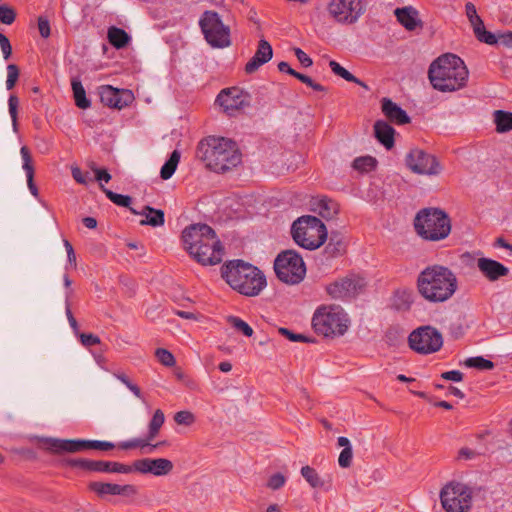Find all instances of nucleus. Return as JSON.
Wrapping results in <instances>:
<instances>
[{"mask_svg":"<svg viewBox=\"0 0 512 512\" xmlns=\"http://www.w3.org/2000/svg\"><path fill=\"white\" fill-rule=\"evenodd\" d=\"M185 250L202 265H216L222 261L223 247L215 231L207 224H193L182 232Z\"/></svg>","mask_w":512,"mask_h":512,"instance_id":"f257e3e1","label":"nucleus"},{"mask_svg":"<svg viewBox=\"0 0 512 512\" xmlns=\"http://www.w3.org/2000/svg\"><path fill=\"white\" fill-rule=\"evenodd\" d=\"M196 153L206 167L216 173L234 169L242 159L236 142L224 137L209 136L201 140Z\"/></svg>","mask_w":512,"mask_h":512,"instance_id":"f03ea898","label":"nucleus"},{"mask_svg":"<svg viewBox=\"0 0 512 512\" xmlns=\"http://www.w3.org/2000/svg\"><path fill=\"white\" fill-rule=\"evenodd\" d=\"M418 293L430 303H442L456 292L458 281L455 273L446 266L432 265L422 270L416 281Z\"/></svg>","mask_w":512,"mask_h":512,"instance_id":"7ed1b4c3","label":"nucleus"},{"mask_svg":"<svg viewBox=\"0 0 512 512\" xmlns=\"http://www.w3.org/2000/svg\"><path fill=\"white\" fill-rule=\"evenodd\" d=\"M428 76L435 89L441 92H453L466 85L469 72L459 56L449 53L432 62Z\"/></svg>","mask_w":512,"mask_h":512,"instance_id":"20e7f679","label":"nucleus"},{"mask_svg":"<svg viewBox=\"0 0 512 512\" xmlns=\"http://www.w3.org/2000/svg\"><path fill=\"white\" fill-rule=\"evenodd\" d=\"M221 275L232 289L249 297L259 295L267 284L265 275L243 260H232L224 264Z\"/></svg>","mask_w":512,"mask_h":512,"instance_id":"39448f33","label":"nucleus"},{"mask_svg":"<svg viewBox=\"0 0 512 512\" xmlns=\"http://www.w3.org/2000/svg\"><path fill=\"white\" fill-rule=\"evenodd\" d=\"M414 227L423 239L439 241L449 235L451 221L448 214L439 208H424L416 214Z\"/></svg>","mask_w":512,"mask_h":512,"instance_id":"423d86ee","label":"nucleus"},{"mask_svg":"<svg viewBox=\"0 0 512 512\" xmlns=\"http://www.w3.org/2000/svg\"><path fill=\"white\" fill-rule=\"evenodd\" d=\"M350 320L343 308L337 305L319 307L312 318V326L317 334L325 337L342 336L348 330Z\"/></svg>","mask_w":512,"mask_h":512,"instance_id":"0eeeda50","label":"nucleus"},{"mask_svg":"<svg viewBox=\"0 0 512 512\" xmlns=\"http://www.w3.org/2000/svg\"><path fill=\"white\" fill-rule=\"evenodd\" d=\"M294 241L302 248L315 250L327 239V229L324 223L315 216H302L292 225Z\"/></svg>","mask_w":512,"mask_h":512,"instance_id":"6e6552de","label":"nucleus"},{"mask_svg":"<svg viewBox=\"0 0 512 512\" xmlns=\"http://www.w3.org/2000/svg\"><path fill=\"white\" fill-rule=\"evenodd\" d=\"M278 279L286 284H299L306 275L303 258L294 250L281 252L274 261Z\"/></svg>","mask_w":512,"mask_h":512,"instance_id":"1a4fd4ad","label":"nucleus"},{"mask_svg":"<svg viewBox=\"0 0 512 512\" xmlns=\"http://www.w3.org/2000/svg\"><path fill=\"white\" fill-rule=\"evenodd\" d=\"M472 489L464 483L450 482L440 493V500L447 512H467L472 506Z\"/></svg>","mask_w":512,"mask_h":512,"instance_id":"9d476101","label":"nucleus"},{"mask_svg":"<svg viewBox=\"0 0 512 512\" xmlns=\"http://www.w3.org/2000/svg\"><path fill=\"white\" fill-rule=\"evenodd\" d=\"M206 41L214 48L230 46V29L224 25L218 13L205 11L199 21Z\"/></svg>","mask_w":512,"mask_h":512,"instance_id":"9b49d317","label":"nucleus"},{"mask_svg":"<svg viewBox=\"0 0 512 512\" xmlns=\"http://www.w3.org/2000/svg\"><path fill=\"white\" fill-rule=\"evenodd\" d=\"M327 13L340 25H353L365 13L364 0H328Z\"/></svg>","mask_w":512,"mask_h":512,"instance_id":"f8f14e48","label":"nucleus"},{"mask_svg":"<svg viewBox=\"0 0 512 512\" xmlns=\"http://www.w3.org/2000/svg\"><path fill=\"white\" fill-rule=\"evenodd\" d=\"M409 347L418 354L435 353L443 346L442 334L434 327L425 325L413 330L408 337Z\"/></svg>","mask_w":512,"mask_h":512,"instance_id":"ddd939ff","label":"nucleus"},{"mask_svg":"<svg viewBox=\"0 0 512 512\" xmlns=\"http://www.w3.org/2000/svg\"><path fill=\"white\" fill-rule=\"evenodd\" d=\"M405 161L409 169L416 174L437 175L441 171L436 157L418 148L412 149Z\"/></svg>","mask_w":512,"mask_h":512,"instance_id":"4468645a","label":"nucleus"},{"mask_svg":"<svg viewBox=\"0 0 512 512\" xmlns=\"http://www.w3.org/2000/svg\"><path fill=\"white\" fill-rule=\"evenodd\" d=\"M62 463L64 465L77 467L89 472L128 474L132 471L131 466L111 461L89 459H64Z\"/></svg>","mask_w":512,"mask_h":512,"instance_id":"2eb2a0df","label":"nucleus"},{"mask_svg":"<svg viewBox=\"0 0 512 512\" xmlns=\"http://www.w3.org/2000/svg\"><path fill=\"white\" fill-rule=\"evenodd\" d=\"M364 280L360 277H345L326 287V291L333 299L348 300L358 295L364 288Z\"/></svg>","mask_w":512,"mask_h":512,"instance_id":"dca6fc26","label":"nucleus"},{"mask_svg":"<svg viewBox=\"0 0 512 512\" xmlns=\"http://www.w3.org/2000/svg\"><path fill=\"white\" fill-rule=\"evenodd\" d=\"M42 447L54 454L61 453H76L89 449V440L75 439H58V438H44L42 440Z\"/></svg>","mask_w":512,"mask_h":512,"instance_id":"f3484780","label":"nucleus"},{"mask_svg":"<svg viewBox=\"0 0 512 512\" xmlns=\"http://www.w3.org/2000/svg\"><path fill=\"white\" fill-rule=\"evenodd\" d=\"M172 461L165 458H143L133 463L132 469L142 474H152L154 476L168 475L173 470Z\"/></svg>","mask_w":512,"mask_h":512,"instance_id":"a211bd4d","label":"nucleus"},{"mask_svg":"<svg viewBox=\"0 0 512 512\" xmlns=\"http://www.w3.org/2000/svg\"><path fill=\"white\" fill-rule=\"evenodd\" d=\"M88 488L90 491L96 493L99 497H105L107 495H119L126 498H131L138 493L136 486L132 484L119 485L115 483L93 481L88 484Z\"/></svg>","mask_w":512,"mask_h":512,"instance_id":"6ab92c4d","label":"nucleus"},{"mask_svg":"<svg viewBox=\"0 0 512 512\" xmlns=\"http://www.w3.org/2000/svg\"><path fill=\"white\" fill-rule=\"evenodd\" d=\"M216 102L229 115H232L245 105L242 91L237 87L223 89L217 96Z\"/></svg>","mask_w":512,"mask_h":512,"instance_id":"aec40b11","label":"nucleus"},{"mask_svg":"<svg viewBox=\"0 0 512 512\" xmlns=\"http://www.w3.org/2000/svg\"><path fill=\"white\" fill-rule=\"evenodd\" d=\"M99 96L105 106L116 109H122L127 106L131 98L124 90L121 91L110 85L101 86L99 88Z\"/></svg>","mask_w":512,"mask_h":512,"instance_id":"412c9836","label":"nucleus"},{"mask_svg":"<svg viewBox=\"0 0 512 512\" xmlns=\"http://www.w3.org/2000/svg\"><path fill=\"white\" fill-rule=\"evenodd\" d=\"M272 56L273 50L271 45L265 39H261L258 42L255 54L245 65V72L247 74L256 72L262 65L269 62Z\"/></svg>","mask_w":512,"mask_h":512,"instance_id":"4be33fe9","label":"nucleus"},{"mask_svg":"<svg viewBox=\"0 0 512 512\" xmlns=\"http://www.w3.org/2000/svg\"><path fill=\"white\" fill-rule=\"evenodd\" d=\"M477 267L479 271L491 282L497 281L501 277L507 276L509 273V269L502 263L485 257L477 260Z\"/></svg>","mask_w":512,"mask_h":512,"instance_id":"5701e85b","label":"nucleus"},{"mask_svg":"<svg viewBox=\"0 0 512 512\" xmlns=\"http://www.w3.org/2000/svg\"><path fill=\"white\" fill-rule=\"evenodd\" d=\"M394 14L397 21L408 31H413L422 26L418 11L412 6L396 8Z\"/></svg>","mask_w":512,"mask_h":512,"instance_id":"b1692460","label":"nucleus"},{"mask_svg":"<svg viewBox=\"0 0 512 512\" xmlns=\"http://www.w3.org/2000/svg\"><path fill=\"white\" fill-rule=\"evenodd\" d=\"M382 112L392 122L396 124H406L410 122V118L400 106L389 98L382 99Z\"/></svg>","mask_w":512,"mask_h":512,"instance_id":"393cba45","label":"nucleus"},{"mask_svg":"<svg viewBox=\"0 0 512 512\" xmlns=\"http://www.w3.org/2000/svg\"><path fill=\"white\" fill-rule=\"evenodd\" d=\"M130 211L132 214L142 215L145 217L140 221V225H149L152 227H159L164 225V212L160 209H155L146 205L143 207L142 211H137L134 208H130Z\"/></svg>","mask_w":512,"mask_h":512,"instance_id":"a878e982","label":"nucleus"},{"mask_svg":"<svg viewBox=\"0 0 512 512\" xmlns=\"http://www.w3.org/2000/svg\"><path fill=\"white\" fill-rule=\"evenodd\" d=\"M20 154L22 158V168L26 173L27 177V185L31 192V194L35 197L38 196V188L34 183V166H33V158L31 152L27 146H22L20 149Z\"/></svg>","mask_w":512,"mask_h":512,"instance_id":"bb28decb","label":"nucleus"},{"mask_svg":"<svg viewBox=\"0 0 512 512\" xmlns=\"http://www.w3.org/2000/svg\"><path fill=\"white\" fill-rule=\"evenodd\" d=\"M346 252V242L344 237L339 233H332L329 241L323 250L326 260L342 256Z\"/></svg>","mask_w":512,"mask_h":512,"instance_id":"cd10ccee","label":"nucleus"},{"mask_svg":"<svg viewBox=\"0 0 512 512\" xmlns=\"http://www.w3.org/2000/svg\"><path fill=\"white\" fill-rule=\"evenodd\" d=\"M376 139L388 150L394 146L395 130L387 122L378 120L374 124Z\"/></svg>","mask_w":512,"mask_h":512,"instance_id":"c85d7f7f","label":"nucleus"},{"mask_svg":"<svg viewBox=\"0 0 512 512\" xmlns=\"http://www.w3.org/2000/svg\"><path fill=\"white\" fill-rule=\"evenodd\" d=\"M107 38L109 43L116 49L126 47L131 41L130 35L123 29L116 26H111L107 31Z\"/></svg>","mask_w":512,"mask_h":512,"instance_id":"c756f323","label":"nucleus"},{"mask_svg":"<svg viewBox=\"0 0 512 512\" xmlns=\"http://www.w3.org/2000/svg\"><path fill=\"white\" fill-rule=\"evenodd\" d=\"M315 211L322 218L333 219L339 213V204L330 198H321L315 203Z\"/></svg>","mask_w":512,"mask_h":512,"instance_id":"7c9ffc66","label":"nucleus"},{"mask_svg":"<svg viewBox=\"0 0 512 512\" xmlns=\"http://www.w3.org/2000/svg\"><path fill=\"white\" fill-rule=\"evenodd\" d=\"M493 115L496 131L498 133H505L512 130V112L496 110Z\"/></svg>","mask_w":512,"mask_h":512,"instance_id":"2f4dec72","label":"nucleus"},{"mask_svg":"<svg viewBox=\"0 0 512 512\" xmlns=\"http://www.w3.org/2000/svg\"><path fill=\"white\" fill-rule=\"evenodd\" d=\"M75 104L81 109H87L91 103L86 97L85 89L80 80L73 78L71 81Z\"/></svg>","mask_w":512,"mask_h":512,"instance_id":"473e14b6","label":"nucleus"},{"mask_svg":"<svg viewBox=\"0 0 512 512\" xmlns=\"http://www.w3.org/2000/svg\"><path fill=\"white\" fill-rule=\"evenodd\" d=\"M329 67L335 75L345 79L348 82L355 83L365 89H368V86L362 80L355 77L353 74H351L348 70H346L344 67H342L335 60H331L329 62Z\"/></svg>","mask_w":512,"mask_h":512,"instance_id":"72a5a7b5","label":"nucleus"},{"mask_svg":"<svg viewBox=\"0 0 512 512\" xmlns=\"http://www.w3.org/2000/svg\"><path fill=\"white\" fill-rule=\"evenodd\" d=\"M165 421V416L162 410L157 409L152 419L149 422L148 425V433H147V440L150 442L156 438V436L159 434V431L161 427L163 426Z\"/></svg>","mask_w":512,"mask_h":512,"instance_id":"f704fd0d","label":"nucleus"},{"mask_svg":"<svg viewBox=\"0 0 512 512\" xmlns=\"http://www.w3.org/2000/svg\"><path fill=\"white\" fill-rule=\"evenodd\" d=\"M180 160V153L177 150H174L169 159L164 163L161 168L160 176L163 180H168L174 174L177 165Z\"/></svg>","mask_w":512,"mask_h":512,"instance_id":"c9c22d12","label":"nucleus"},{"mask_svg":"<svg viewBox=\"0 0 512 512\" xmlns=\"http://www.w3.org/2000/svg\"><path fill=\"white\" fill-rule=\"evenodd\" d=\"M301 475L312 488H323L325 485L318 472L308 465L301 468Z\"/></svg>","mask_w":512,"mask_h":512,"instance_id":"e433bc0d","label":"nucleus"},{"mask_svg":"<svg viewBox=\"0 0 512 512\" xmlns=\"http://www.w3.org/2000/svg\"><path fill=\"white\" fill-rule=\"evenodd\" d=\"M101 190L104 192L106 197L113 202L115 205L120 207H126L131 208L130 205L132 203V198L127 195L117 194L107 188H105L103 185H101Z\"/></svg>","mask_w":512,"mask_h":512,"instance_id":"4c0bfd02","label":"nucleus"},{"mask_svg":"<svg viewBox=\"0 0 512 512\" xmlns=\"http://www.w3.org/2000/svg\"><path fill=\"white\" fill-rule=\"evenodd\" d=\"M376 159L371 156H361L357 157L353 163L352 167L359 172H370L376 166Z\"/></svg>","mask_w":512,"mask_h":512,"instance_id":"58836bf2","label":"nucleus"},{"mask_svg":"<svg viewBox=\"0 0 512 512\" xmlns=\"http://www.w3.org/2000/svg\"><path fill=\"white\" fill-rule=\"evenodd\" d=\"M465 13L473 30L479 31V27L483 28V20L477 14L476 7L473 3L467 2L465 4Z\"/></svg>","mask_w":512,"mask_h":512,"instance_id":"ea45409f","label":"nucleus"},{"mask_svg":"<svg viewBox=\"0 0 512 512\" xmlns=\"http://www.w3.org/2000/svg\"><path fill=\"white\" fill-rule=\"evenodd\" d=\"M464 364L469 368H475L478 370H492L495 366L492 361L485 359L482 356L467 358Z\"/></svg>","mask_w":512,"mask_h":512,"instance_id":"a19ab883","label":"nucleus"},{"mask_svg":"<svg viewBox=\"0 0 512 512\" xmlns=\"http://www.w3.org/2000/svg\"><path fill=\"white\" fill-rule=\"evenodd\" d=\"M18 106H19V99L16 95L12 94L9 96L8 99V109L9 114L12 120V126L13 130L17 131L18 129Z\"/></svg>","mask_w":512,"mask_h":512,"instance_id":"79ce46f5","label":"nucleus"},{"mask_svg":"<svg viewBox=\"0 0 512 512\" xmlns=\"http://www.w3.org/2000/svg\"><path fill=\"white\" fill-rule=\"evenodd\" d=\"M150 446V442L145 439L140 438H134L128 441H123L118 444V448L122 450H129V449H135V448H141L144 449L146 447Z\"/></svg>","mask_w":512,"mask_h":512,"instance_id":"37998d69","label":"nucleus"},{"mask_svg":"<svg viewBox=\"0 0 512 512\" xmlns=\"http://www.w3.org/2000/svg\"><path fill=\"white\" fill-rule=\"evenodd\" d=\"M155 356L158 359V361L166 367H172L175 365V357L167 349L158 348L155 351Z\"/></svg>","mask_w":512,"mask_h":512,"instance_id":"c03bdc74","label":"nucleus"},{"mask_svg":"<svg viewBox=\"0 0 512 512\" xmlns=\"http://www.w3.org/2000/svg\"><path fill=\"white\" fill-rule=\"evenodd\" d=\"M174 421L178 425L191 426L195 423V415L187 410L179 411L174 414Z\"/></svg>","mask_w":512,"mask_h":512,"instance_id":"a18cd8bd","label":"nucleus"},{"mask_svg":"<svg viewBox=\"0 0 512 512\" xmlns=\"http://www.w3.org/2000/svg\"><path fill=\"white\" fill-rule=\"evenodd\" d=\"M229 323L238 331L242 332L245 336L251 337L253 329L242 319L231 316L228 319Z\"/></svg>","mask_w":512,"mask_h":512,"instance_id":"49530a36","label":"nucleus"},{"mask_svg":"<svg viewBox=\"0 0 512 512\" xmlns=\"http://www.w3.org/2000/svg\"><path fill=\"white\" fill-rule=\"evenodd\" d=\"M476 38L483 43L494 45L498 42V38L492 33L485 29V26L483 25V28L479 27V31L473 30Z\"/></svg>","mask_w":512,"mask_h":512,"instance_id":"de8ad7c7","label":"nucleus"},{"mask_svg":"<svg viewBox=\"0 0 512 512\" xmlns=\"http://www.w3.org/2000/svg\"><path fill=\"white\" fill-rule=\"evenodd\" d=\"M16 19L15 10L8 5H0V22L11 25Z\"/></svg>","mask_w":512,"mask_h":512,"instance_id":"09e8293b","label":"nucleus"},{"mask_svg":"<svg viewBox=\"0 0 512 512\" xmlns=\"http://www.w3.org/2000/svg\"><path fill=\"white\" fill-rule=\"evenodd\" d=\"M114 376L120 380L137 398L143 399L140 388L131 382V380L124 373H115Z\"/></svg>","mask_w":512,"mask_h":512,"instance_id":"8fccbe9b","label":"nucleus"},{"mask_svg":"<svg viewBox=\"0 0 512 512\" xmlns=\"http://www.w3.org/2000/svg\"><path fill=\"white\" fill-rule=\"evenodd\" d=\"M18 78H19V68L15 64H9L7 66L6 88L8 90L13 89Z\"/></svg>","mask_w":512,"mask_h":512,"instance_id":"3c124183","label":"nucleus"},{"mask_svg":"<svg viewBox=\"0 0 512 512\" xmlns=\"http://www.w3.org/2000/svg\"><path fill=\"white\" fill-rule=\"evenodd\" d=\"M286 483V477L281 473H275L268 479L267 487L272 490H278Z\"/></svg>","mask_w":512,"mask_h":512,"instance_id":"603ef678","label":"nucleus"},{"mask_svg":"<svg viewBox=\"0 0 512 512\" xmlns=\"http://www.w3.org/2000/svg\"><path fill=\"white\" fill-rule=\"evenodd\" d=\"M353 451L352 448L343 449L338 457V464L342 468H348L352 464Z\"/></svg>","mask_w":512,"mask_h":512,"instance_id":"864d4df0","label":"nucleus"},{"mask_svg":"<svg viewBox=\"0 0 512 512\" xmlns=\"http://www.w3.org/2000/svg\"><path fill=\"white\" fill-rule=\"evenodd\" d=\"M115 448L114 443L101 440H89V449L109 451Z\"/></svg>","mask_w":512,"mask_h":512,"instance_id":"5fc2aeb1","label":"nucleus"},{"mask_svg":"<svg viewBox=\"0 0 512 512\" xmlns=\"http://www.w3.org/2000/svg\"><path fill=\"white\" fill-rule=\"evenodd\" d=\"M279 333L292 342H309L310 340L303 334L293 333L287 328H280Z\"/></svg>","mask_w":512,"mask_h":512,"instance_id":"6e6d98bb","label":"nucleus"},{"mask_svg":"<svg viewBox=\"0 0 512 512\" xmlns=\"http://www.w3.org/2000/svg\"><path fill=\"white\" fill-rule=\"evenodd\" d=\"M71 294H72V290L68 291L67 294H66V300H65V303H66V316H67V319L69 321V324H70L71 328L74 331H77L78 330V323H77V321H76L75 317L73 316L72 311L70 309L69 299L71 297Z\"/></svg>","mask_w":512,"mask_h":512,"instance_id":"4d7b16f0","label":"nucleus"},{"mask_svg":"<svg viewBox=\"0 0 512 512\" xmlns=\"http://www.w3.org/2000/svg\"><path fill=\"white\" fill-rule=\"evenodd\" d=\"M0 48L3 53V57L5 60H8L12 54V46L10 44L9 39L0 32Z\"/></svg>","mask_w":512,"mask_h":512,"instance_id":"13d9d810","label":"nucleus"},{"mask_svg":"<svg viewBox=\"0 0 512 512\" xmlns=\"http://www.w3.org/2000/svg\"><path fill=\"white\" fill-rule=\"evenodd\" d=\"M79 337L81 344L86 347L100 344V338L92 333H81Z\"/></svg>","mask_w":512,"mask_h":512,"instance_id":"bf43d9fd","label":"nucleus"},{"mask_svg":"<svg viewBox=\"0 0 512 512\" xmlns=\"http://www.w3.org/2000/svg\"><path fill=\"white\" fill-rule=\"evenodd\" d=\"M479 456V453L471 448L462 447L458 451L457 460H473Z\"/></svg>","mask_w":512,"mask_h":512,"instance_id":"052dcab7","label":"nucleus"},{"mask_svg":"<svg viewBox=\"0 0 512 512\" xmlns=\"http://www.w3.org/2000/svg\"><path fill=\"white\" fill-rule=\"evenodd\" d=\"M92 170L95 174V179L100 183V186L103 185V181L105 183H108L111 180V175L108 173L106 169H101L96 166H92Z\"/></svg>","mask_w":512,"mask_h":512,"instance_id":"680f3d73","label":"nucleus"},{"mask_svg":"<svg viewBox=\"0 0 512 512\" xmlns=\"http://www.w3.org/2000/svg\"><path fill=\"white\" fill-rule=\"evenodd\" d=\"M38 29L43 38H48L50 36V23L46 17L40 16L38 18Z\"/></svg>","mask_w":512,"mask_h":512,"instance_id":"e2e57ef3","label":"nucleus"},{"mask_svg":"<svg viewBox=\"0 0 512 512\" xmlns=\"http://www.w3.org/2000/svg\"><path fill=\"white\" fill-rule=\"evenodd\" d=\"M295 56L304 67H310L313 64L312 59L300 48L294 49Z\"/></svg>","mask_w":512,"mask_h":512,"instance_id":"0e129e2a","label":"nucleus"},{"mask_svg":"<svg viewBox=\"0 0 512 512\" xmlns=\"http://www.w3.org/2000/svg\"><path fill=\"white\" fill-rule=\"evenodd\" d=\"M441 377L445 380L460 382L463 380V373L458 370H451L443 372Z\"/></svg>","mask_w":512,"mask_h":512,"instance_id":"69168bd1","label":"nucleus"},{"mask_svg":"<svg viewBox=\"0 0 512 512\" xmlns=\"http://www.w3.org/2000/svg\"><path fill=\"white\" fill-rule=\"evenodd\" d=\"M303 83L306 84L307 86L311 87L315 91H319V92H325L326 91V88L323 85H321L319 83H316L309 76H306V78H305Z\"/></svg>","mask_w":512,"mask_h":512,"instance_id":"338daca9","label":"nucleus"},{"mask_svg":"<svg viewBox=\"0 0 512 512\" xmlns=\"http://www.w3.org/2000/svg\"><path fill=\"white\" fill-rule=\"evenodd\" d=\"M72 176L75 179V181L80 183V184H86L87 183L86 178L84 177L81 169L78 168V167H75V168L72 169Z\"/></svg>","mask_w":512,"mask_h":512,"instance_id":"774afa93","label":"nucleus"}]
</instances>
